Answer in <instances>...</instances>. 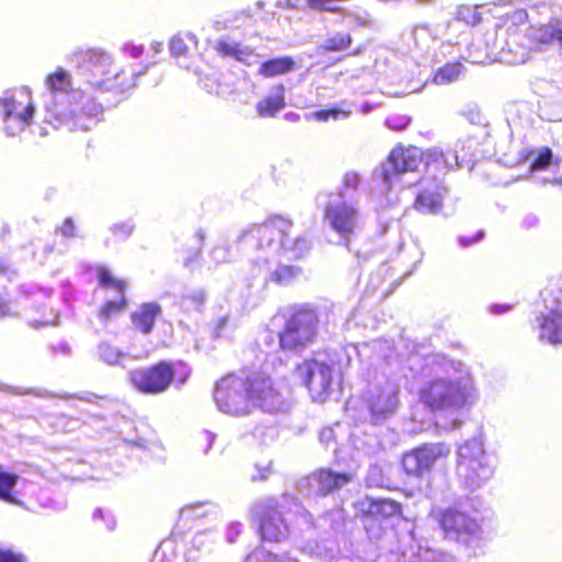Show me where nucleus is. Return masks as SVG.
Segmentation results:
<instances>
[{
	"instance_id": "obj_40",
	"label": "nucleus",
	"mask_w": 562,
	"mask_h": 562,
	"mask_svg": "<svg viewBox=\"0 0 562 562\" xmlns=\"http://www.w3.org/2000/svg\"><path fill=\"white\" fill-rule=\"evenodd\" d=\"M337 12L341 15L340 23L345 24L350 30L370 25L369 14L364 10H345L338 8Z\"/></svg>"
},
{
	"instance_id": "obj_16",
	"label": "nucleus",
	"mask_w": 562,
	"mask_h": 562,
	"mask_svg": "<svg viewBox=\"0 0 562 562\" xmlns=\"http://www.w3.org/2000/svg\"><path fill=\"white\" fill-rule=\"evenodd\" d=\"M345 355L348 361L353 355L357 356L361 366L369 372L371 367L376 370L378 367L382 368L384 364L391 367L393 362L398 361V357L393 356V342L387 339H376L361 346H348Z\"/></svg>"
},
{
	"instance_id": "obj_51",
	"label": "nucleus",
	"mask_w": 562,
	"mask_h": 562,
	"mask_svg": "<svg viewBox=\"0 0 562 562\" xmlns=\"http://www.w3.org/2000/svg\"><path fill=\"white\" fill-rule=\"evenodd\" d=\"M552 150L548 147L540 149L536 157L532 159L530 169L532 171L542 170L551 164Z\"/></svg>"
},
{
	"instance_id": "obj_59",
	"label": "nucleus",
	"mask_w": 562,
	"mask_h": 562,
	"mask_svg": "<svg viewBox=\"0 0 562 562\" xmlns=\"http://www.w3.org/2000/svg\"><path fill=\"white\" fill-rule=\"evenodd\" d=\"M171 368L176 372L173 381H176L179 386L183 385L191 372L189 367L183 362H178L175 364L171 363Z\"/></svg>"
},
{
	"instance_id": "obj_1",
	"label": "nucleus",
	"mask_w": 562,
	"mask_h": 562,
	"mask_svg": "<svg viewBox=\"0 0 562 562\" xmlns=\"http://www.w3.org/2000/svg\"><path fill=\"white\" fill-rule=\"evenodd\" d=\"M424 161L426 171L432 175V179H441L454 167H460L452 158V151H443L440 148H429L422 153L417 147H396L386 161L382 162L373 172V182L381 195L376 207L378 228L381 235L390 231L398 232L400 220L405 211L400 205L398 191L411 187L416 182L411 176L417 171Z\"/></svg>"
},
{
	"instance_id": "obj_11",
	"label": "nucleus",
	"mask_w": 562,
	"mask_h": 562,
	"mask_svg": "<svg viewBox=\"0 0 562 562\" xmlns=\"http://www.w3.org/2000/svg\"><path fill=\"white\" fill-rule=\"evenodd\" d=\"M542 308L537 316L539 339L562 344V276L549 281L540 292Z\"/></svg>"
},
{
	"instance_id": "obj_39",
	"label": "nucleus",
	"mask_w": 562,
	"mask_h": 562,
	"mask_svg": "<svg viewBox=\"0 0 562 562\" xmlns=\"http://www.w3.org/2000/svg\"><path fill=\"white\" fill-rule=\"evenodd\" d=\"M331 0H284L279 2L280 8L304 9L310 8L318 11L336 12L338 8L331 5Z\"/></svg>"
},
{
	"instance_id": "obj_22",
	"label": "nucleus",
	"mask_w": 562,
	"mask_h": 562,
	"mask_svg": "<svg viewBox=\"0 0 562 562\" xmlns=\"http://www.w3.org/2000/svg\"><path fill=\"white\" fill-rule=\"evenodd\" d=\"M449 449L443 443L423 445L404 454L402 465L409 475L419 476L429 471L441 458L447 457Z\"/></svg>"
},
{
	"instance_id": "obj_50",
	"label": "nucleus",
	"mask_w": 562,
	"mask_h": 562,
	"mask_svg": "<svg viewBox=\"0 0 562 562\" xmlns=\"http://www.w3.org/2000/svg\"><path fill=\"white\" fill-rule=\"evenodd\" d=\"M361 182L360 176L355 171H348L345 173L342 179V188L338 192H342L346 196L352 201V194L349 191H356Z\"/></svg>"
},
{
	"instance_id": "obj_54",
	"label": "nucleus",
	"mask_w": 562,
	"mask_h": 562,
	"mask_svg": "<svg viewBox=\"0 0 562 562\" xmlns=\"http://www.w3.org/2000/svg\"><path fill=\"white\" fill-rule=\"evenodd\" d=\"M199 82L209 93L220 94L222 92L218 83V75L215 72L201 77Z\"/></svg>"
},
{
	"instance_id": "obj_18",
	"label": "nucleus",
	"mask_w": 562,
	"mask_h": 562,
	"mask_svg": "<svg viewBox=\"0 0 562 562\" xmlns=\"http://www.w3.org/2000/svg\"><path fill=\"white\" fill-rule=\"evenodd\" d=\"M360 512L363 514V524L371 540H378L382 535L380 520L393 517L400 513V504L386 498L366 497L359 503Z\"/></svg>"
},
{
	"instance_id": "obj_3",
	"label": "nucleus",
	"mask_w": 562,
	"mask_h": 562,
	"mask_svg": "<svg viewBox=\"0 0 562 562\" xmlns=\"http://www.w3.org/2000/svg\"><path fill=\"white\" fill-rule=\"evenodd\" d=\"M44 124L56 130L61 125L74 131H89L99 121L103 112L97 97H88L87 90L77 79L61 67L48 74L44 80Z\"/></svg>"
},
{
	"instance_id": "obj_24",
	"label": "nucleus",
	"mask_w": 562,
	"mask_h": 562,
	"mask_svg": "<svg viewBox=\"0 0 562 562\" xmlns=\"http://www.w3.org/2000/svg\"><path fill=\"white\" fill-rule=\"evenodd\" d=\"M528 36L536 50L562 49V18H551L547 23L530 26Z\"/></svg>"
},
{
	"instance_id": "obj_43",
	"label": "nucleus",
	"mask_w": 562,
	"mask_h": 562,
	"mask_svg": "<svg viewBox=\"0 0 562 562\" xmlns=\"http://www.w3.org/2000/svg\"><path fill=\"white\" fill-rule=\"evenodd\" d=\"M91 519L99 529L103 528L106 531H113L116 527V519L109 509L95 508Z\"/></svg>"
},
{
	"instance_id": "obj_47",
	"label": "nucleus",
	"mask_w": 562,
	"mask_h": 562,
	"mask_svg": "<svg viewBox=\"0 0 562 562\" xmlns=\"http://www.w3.org/2000/svg\"><path fill=\"white\" fill-rule=\"evenodd\" d=\"M245 562H297L295 559H292L286 555L278 557L267 552L263 549H256L250 554L247 555Z\"/></svg>"
},
{
	"instance_id": "obj_6",
	"label": "nucleus",
	"mask_w": 562,
	"mask_h": 562,
	"mask_svg": "<svg viewBox=\"0 0 562 562\" xmlns=\"http://www.w3.org/2000/svg\"><path fill=\"white\" fill-rule=\"evenodd\" d=\"M496 462L488 454L481 436L473 437L457 449L456 475L458 482L468 491L483 487L494 475Z\"/></svg>"
},
{
	"instance_id": "obj_60",
	"label": "nucleus",
	"mask_w": 562,
	"mask_h": 562,
	"mask_svg": "<svg viewBox=\"0 0 562 562\" xmlns=\"http://www.w3.org/2000/svg\"><path fill=\"white\" fill-rule=\"evenodd\" d=\"M211 258L216 263H222L231 260V250L227 246L218 245L211 251Z\"/></svg>"
},
{
	"instance_id": "obj_10",
	"label": "nucleus",
	"mask_w": 562,
	"mask_h": 562,
	"mask_svg": "<svg viewBox=\"0 0 562 562\" xmlns=\"http://www.w3.org/2000/svg\"><path fill=\"white\" fill-rule=\"evenodd\" d=\"M486 47L490 57L513 65L526 63L533 49L528 31L524 33L516 25L497 27L492 37L487 35Z\"/></svg>"
},
{
	"instance_id": "obj_34",
	"label": "nucleus",
	"mask_w": 562,
	"mask_h": 562,
	"mask_svg": "<svg viewBox=\"0 0 562 562\" xmlns=\"http://www.w3.org/2000/svg\"><path fill=\"white\" fill-rule=\"evenodd\" d=\"M352 42L353 38L350 32H334L323 41L318 50L324 53L345 52L351 47Z\"/></svg>"
},
{
	"instance_id": "obj_42",
	"label": "nucleus",
	"mask_w": 562,
	"mask_h": 562,
	"mask_svg": "<svg viewBox=\"0 0 562 562\" xmlns=\"http://www.w3.org/2000/svg\"><path fill=\"white\" fill-rule=\"evenodd\" d=\"M214 539V535L210 531L195 533L192 539V549L188 551L184 562H196L198 557L194 551H210Z\"/></svg>"
},
{
	"instance_id": "obj_20",
	"label": "nucleus",
	"mask_w": 562,
	"mask_h": 562,
	"mask_svg": "<svg viewBox=\"0 0 562 562\" xmlns=\"http://www.w3.org/2000/svg\"><path fill=\"white\" fill-rule=\"evenodd\" d=\"M97 277L102 289L114 292V296L106 299L98 314L101 322H108L125 310V290L127 284L123 280L115 279L110 270L104 267L98 268Z\"/></svg>"
},
{
	"instance_id": "obj_63",
	"label": "nucleus",
	"mask_w": 562,
	"mask_h": 562,
	"mask_svg": "<svg viewBox=\"0 0 562 562\" xmlns=\"http://www.w3.org/2000/svg\"><path fill=\"white\" fill-rule=\"evenodd\" d=\"M459 18L467 21L469 24H476L480 22L479 14L470 8L461 9L459 11Z\"/></svg>"
},
{
	"instance_id": "obj_32",
	"label": "nucleus",
	"mask_w": 562,
	"mask_h": 562,
	"mask_svg": "<svg viewBox=\"0 0 562 562\" xmlns=\"http://www.w3.org/2000/svg\"><path fill=\"white\" fill-rule=\"evenodd\" d=\"M311 249V240L305 236L290 238L289 234L284 236L282 243L281 256L286 259H301L308 254Z\"/></svg>"
},
{
	"instance_id": "obj_35",
	"label": "nucleus",
	"mask_w": 562,
	"mask_h": 562,
	"mask_svg": "<svg viewBox=\"0 0 562 562\" xmlns=\"http://www.w3.org/2000/svg\"><path fill=\"white\" fill-rule=\"evenodd\" d=\"M411 562H453L451 555L422 544L411 547Z\"/></svg>"
},
{
	"instance_id": "obj_58",
	"label": "nucleus",
	"mask_w": 562,
	"mask_h": 562,
	"mask_svg": "<svg viewBox=\"0 0 562 562\" xmlns=\"http://www.w3.org/2000/svg\"><path fill=\"white\" fill-rule=\"evenodd\" d=\"M0 562H29V560L21 552L0 547Z\"/></svg>"
},
{
	"instance_id": "obj_36",
	"label": "nucleus",
	"mask_w": 562,
	"mask_h": 562,
	"mask_svg": "<svg viewBox=\"0 0 562 562\" xmlns=\"http://www.w3.org/2000/svg\"><path fill=\"white\" fill-rule=\"evenodd\" d=\"M206 299V293L202 288L187 289L182 293L179 304L187 312H202Z\"/></svg>"
},
{
	"instance_id": "obj_7",
	"label": "nucleus",
	"mask_w": 562,
	"mask_h": 562,
	"mask_svg": "<svg viewBox=\"0 0 562 562\" xmlns=\"http://www.w3.org/2000/svg\"><path fill=\"white\" fill-rule=\"evenodd\" d=\"M323 223L337 237L335 243L348 248L363 228L364 216L355 201H350L345 193L337 192L328 195L324 205Z\"/></svg>"
},
{
	"instance_id": "obj_46",
	"label": "nucleus",
	"mask_w": 562,
	"mask_h": 562,
	"mask_svg": "<svg viewBox=\"0 0 562 562\" xmlns=\"http://www.w3.org/2000/svg\"><path fill=\"white\" fill-rule=\"evenodd\" d=\"M351 115L350 109H345L341 106H336L326 110H318L311 114V116L317 121H328L333 120H346Z\"/></svg>"
},
{
	"instance_id": "obj_8",
	"label": "nucleus",
	"mask_w": 562,
	"mask_h": 562,
	"mask_svg": "<svg viewBox=\"0 0 562 562\" xmlns=\"http://www.w3.org/2000/svg\"><path fill=\"white\" fill-rule=\"evenodd\" d=\"M292 222L282 216H272L261 224H251L240 232L237 243L255 249L256 255L279 259L284 236L290 233Z\"/></svg>"
},
{
	"instance_id": "obj_13",
	"label": "nucleus",
	"mask_w": 562,
	"mask_h": 562,
	"mask_svg": "<svg viewBox=\"0 0 562 562\" xmlns=\"http://www.w3.org/2000/svg\"><path fill=\"white\" fill-rule=\"evenodd\" d=\"M295 373L308 389L313 401L321 403L328 397L339 376L334 361L328 358L306 360L296 367Z\"/></svg>"
},
{
	"instance_id": "obj_12",
	"label": "nucleus",
	"mask_w": 562,
	"mask_h": 562,
	"mask_svg": "<svg viewBox=\"0 0 562 562\" xmlns=\"http://www.w3.org/2000/svg\"><path fill=\"white\" fill-rule=\"evenodd\" d=\"M214 401L217 408L233 416L246 415L250 412L247 374H227L214 389Z\"/></svg>"
},
{
	"instance_id": "obj_52",
	"label": "nucleus",
	"mask_w": 562,
	"mask_h": 562,
	"mask_svg": "<svg viewBox=\"0 0 562 562\" xmlns=\"http://www.w3.org/2000/svg\"><path fill=\"white\" fill-rule=\"evenodd\" d=\"M411 117L404 114H392L385 119V125L392 131H403L411 124Z\"/></svg>"
},
{
	"instance_id": "obj_41",
	"label": "nucleus",
	"mask_w": 562,
	"mask_h": 562,
	"mask_svg": "<svg viewBox=\"0 0 562 562\" xmlns=\"http://www.w3.org/2000/svg\"><path fill=\"white\" fill-rule=\"evenodd\" d=\"M463 70L461 63H449L437 69L434 75L436 85H449L459 79Z\"/></svg>"
},
{
	"instance_id": "obj_26",
	"label": "nucleus",
	"mask_w": 562,
	"mask_h": 562,
	"mask_svg": "<svg viewBox=\"0 0 562 562\" xmlns=\"http://www.w3.org/2000/svg\"><path fill=\"white\" fill-rule=\"evenodd\" d=\"M214 47L221 55L232 57L247 66L257 65L260 61L259 55L252 48L241 45L228 36L218 38Z\"/></svg>"
},
{
	"instance_id": "obj_14",
	"label": "nucleus",
	"mask_w": 562,
	"mask_h": 562,
	"mask_svg": "<svg viewBox=\"0 0 562 562\" xmlns=\"http://www.w3.org/2000/svg\"><path fill=\"white\" fill-rule=\"evenodd\" d=\"M250 407L260 408L268 413L284 412L289 404L272 382L271 378L262 372L247 374Z\"/></svg>"
},
{
	"instance_id": "obj_31",
	"label": "nucleus",
	"mask_w": 562,
	"mask_h": 562,
	"mask_svg": "<svg viewBox=\"0 0 562 562\" xmlns=\"http://www.w3.org/2000/svg\"><path fill=\"white\" fill-rule=\"evenodd\" d=\"M294 69V59L290 56H281L262 61L258 68V75L265 78H273L286 75Z\"/></svg>"
},
{
	"instance_id": "obj_62",
	"label": "nucleus",
	"mask_w": 562,
	"mask_h": 562,
	"mask_svg": "<svg viewBox=\"0 0 562 562\" xmlns=\"http://www.w3.org/2000/svg\"><path fill=\"white\" fill-rule=\"evenodd\" d=\"M121 50L133 58H137L143 54L144 46L127 42L123 44Z\"/></svg>"
},
{
	"instance_id": "obj_49",
	"label": "nucleus",
	"mask_w": 562,
	"mask_h": 562,
	"mask_svg": "<svg viewBox=\"0 0 562 562\" xmlns=\"http://www.w3.org/2000/svg\"><path fill=\"white\" fill-rule=\"evenodd\" d=\"M366 482L371 487L387 486V479L384 476L382 468L376 464L369 468Z\"/></svg>"
},
{
	"instance_id": "obj_44",
	"label": "nucleus",
	"mask_w": 562,
	"mask_h": 562,
	"mask_svg": "<svg viewBox=\"0 0 562 562\" xmlns=\"http://www.w3.org/2000/svg\"><path fill=\"white\" fill-rule=\"evenodd\" d=\"M54 422L52 427L55 431L71 432L78 429L81 425V420L76 417H69L65 414L56 415L53 417Z\"/></svg>"
},
{
	"instance_id": "obj_2",
	"label": "nucleus",
	"mask_w": 562,
	"mask_h": 562,
	"mask_svg": "<svg viewBox=\"0 0 562 562\" xmlns=\"http://www.w3.org/2000/svg\"><path fill=\"white\" fill-rule=\"evenodd\" d=\"M407 364L424 383L419 389L420 402L431 411L460 409L472 405L479 396L467 366L440 353L420 357L412 353Z\"/></svg>"
},
{
	"instance_id": "obj_15",
	"label": "nucleus",
	"mask_w": 562,
	"mask_h": 562,
	"mask_svg": "<svg viewBox=\"0 0 562 562\" xmlns=\"http://www.w3.org/2000/svg\"><path fill=\"white\" fill-rule=\"evenodd\" d=\"M398 392V383L390 379L367 391L364 402L373 424L383 423L395 414L400 403Z\"/></svg>"
},
{
	"instance_id": "obj_33",
	"label": "nucleus",
	"mask_w": 562,
	"mask_h": 562,
	"mask_svg": "<svg viewBox=\"0 0 562 562\" xmlns=\"http://www.w3.org/2000/svg\"><path fill=\"white\" fill-rule=\"evenodd\" d=\"M277 259H271L266 256L256 255L255 259L250 262L247 276L245 277L247 286H252L256 282H266V274L270 272V266Z\"/></svg>"
},
{
	"instance_id": "obj_61",
	"label": "nucleus",
	"mask_w": 562,
	"mask_h": 562,
	"mask_svg": "<svg viewBox=\"0 0 562 562\" xmlns=\"http://www.w3.org/2000/svg\"><path fill=\"white\" fill-rule=\"evenodd\" d=\"M413 35L415 37L416 43L424 40V36L426 35L429 36L432 41L436 37L427 24L416 25L413 31Z\"/></svg>"
},
{
	"instance_id": "obj_19",
	"label": "nucleus",
	"mask_w": 562,
	"mask_h": 562,
	"mask_svg": "<svg viewBox=\"0 0 562 562\" xmlns=\"http://www.w3.org/2000/svg\"><path fill=\"white\" fill-rule=\"evenodd\" d=\"M352 475L349 473H339L330 469H321L299 483L301 493L307 496H325L331 494L351 482Z\"/></svg>"
},
{
	"instance_id": "obj_45",
	"label": "nucleus",
	"mask_w": 562,
	"mask_h": 562,
	"mask_svg": "<svg viewBox=\"0 0 562 562\" xmlns=\"http://www.w3.org/2000/svg\"><path fill=\"white\" fill-rule=\"evenodd\" d=\"M18 481L16 475L0 472V499L9 503H14V496L12 495V488Z\"/></svg>"
},
{
	"instance_id": "obj_30",
	"label": "nucleus",
	"mask_w": 562,
	"mask_h": 562,
	"mask_svg": "<svg viewBox=\"0 0 562 562\" xmlns=\"http://www.w3.org/2000/svg\"><path fill=\"white\" fill-rule=\"evenodd\" d=\"M284 106V86L278 85L271 89L270 93L265 99L257 103L256 110L259 116L271 117Z\"/></svg>"
},
{
	"instance_id": "obj_23",
	"label": "nucleus",
	"mask_w": 562,
	"mask_h": 562,
	"mask_svg": "<svg viewBox=\"0 0 562 562\" xmlns=\"http://www.w3.org/2000/svg\"><path fill=\"white\" fill-rule=\"evenodd\" d=\"M34 108L29 100L22 104L14 98H0V115L5 122V130L10 135L22 131L32 123Z\"/></svg>"
},
{
	"instance_id": "obj_37",
	"label": "nucleus",
	"mask_w": 562,
	"mask_h": 562,
	"mask_svg": "<svg viewBox=\"0 0 562 562\" xmlns=\"http://www.w3.org/2000/svg\"><path fill=\"white\" fill-rule=\"evenodd\" d=\"M216 509L217 506L212 502H200L183 506L180 509L179 516L183 520L200 519L215 513Z\"/></svg>"
},
{
	"instance_id": "obj_5",
	"label": "nucleus",
	"mask_w": 562,
	"mask_h": 562,
	"mask_svg": "<svg viewBox=\"0 0 562 562\" xmlns=\"http://www.w3.org/2000/svg\"><path fill=\"white\" fill-rule=\"evenodd\" d=\"M283 325L277 331L267 330L260 346L271 363L283 361V355L300 353L313 344L317 335L318 316L308 305H295L282 314Z\"/></svg>"
},
{
	"instance_id": "obj_27",
	"label": "nucleus",
	"mask_w": 562,
	"mask_h": 562,
	"mask_svg": "<svg viewBox=\"0 0 562 562\" xmlns=\"http://www.w3.org/2000/svg\"><path fill=\"white\" fill-rule=\"evenodd\" d=\"M281 257L270 266V272L266 274V282H272L280 286H288L303 277V269L299 265L282 263Z\"/></svg>"
},
{
	"instance_id": "obj_57",
	"label": "nucleus",
	"mask_w": 562,
	"mask_h": 562,
	"mask_svg": "<svg viewBox=\"0 0 562 562\" xmlns=\"http://www.w3.org/2000/svg\"><path fill=\"white\" fill-rule=\"evenodd\" d=\"M169 49L172 56L181 57L184 56L188 52V46L186 44L184 38L179 35H175L169 43Z\"/></svg>"
},
{
	"instance_id": "obj_64",
	"label": "nucleus",
	"mask_w": 562,
	"mask_h": 562,
	"mask_svg": "<svg viewBox=\"0 0 562 562\" xmlns=\"http://www.w3.org/2000/svg\"><path fill=\"white\" fill-rule=\"evenodd\" d=\"M241 532V525L239 522H232L226 529V540L229 543H234L237 537Z\"/></svg>"
},
{
	"instance_id": "obj_56",
	"label": "nucleus",
	"mask_w": 562,
	"mask_h": 562,
	"mask_svg": "<svg viewBox=\"0 0 562 562\" xmlns=\"http://www.w3.org/2000/svg\"><path fill=\"white\" fill-rule=\"evenodd\" d=\"M272 461H267L265 463H258L255 465V473L251 474V481H263L267 480L272 474Z\"/></svg>"
},
{
	"instance_id": "obj_21",
	"label": "nucleus",
	"mask_w": 562,
	"mask_h": 562,
	"mask_svg": "<svg viewBox=\"0 0 562 562\" xmlns=\"http://www.w3.org/2000/svg\"><path fill=\"white\" fill-rule=\"evenodd\" d=\"M255 515L259 518V530L265 541H282L289 536V526L273 499L258 504Z\"/></svg>"
},
{
	"instance_id": "obj_48",
	"label": "nucleus",
	"mask_w": 562,
	"mask_h": 562,
	"mask_svg": "<svg viewBox=\"0 0 562 562\" xmlns=\"http://www.w3.org/2000/svg\"><path fill=\"white\" fill-rule=\"evenodd\" d=\"M36 394H37V398L38 397H53L54 396L48 391L42 390V389H38V387H37ZM57 396L59 398H63V400H66V401L78 400V401L87 402V403H92L97 398V395L93 394V393H90V392H82L80 394L64 393V394H58Z\"/></svg>"
},
{
	"instance_id": "obj_4",
	"label": "nucleus",
	"mask_w": 562,
	"mask_h": 562,
	"mask_svg": "<svg viewBox=\"0 0 562 562\" xmlns=\"http://www.w3.org/2000/svg\"><path fill=\"white\" fill-rule=\"evenodd\" d=\"M69 63L76 68V76L88 97H97L106 91L124 92L136 86V79L147 71V67L140 70L130 67L115 68L110 53L102 48H80L72 52Z\"/></svg>"
},
{
	"instance_id": "obj_55",
	"label": "nucleus",
	"mask_w": 562,
	"mask_h": 562,
	"mask_svg": "<svg viewBox=\"0 0 562 562\" xmlns=\"http://www.w3.org/2000/svg\"><path fill=\"white\" fill-rule=\"evenodd\" d=\"M55 231L65 238H75L78 236L77 226L71 217L65 218L61 225L57 226Z\"/></svg>"
},
{
	"instance_id": "obj_53",
	"label": "nucleus",
	"mask_w": 562,
	"mask_h": 562,
	"mask_svg": "<svg viewBox=\"0 0 562 562\" xmlns=\"http://www.w3.org/2000/svg\"><path fill=\"white\" fill-rule=\"evenodd\" d=\"M134 227L135 225L132 221H125L113 224L110 227V231L119 239L125 240L133 234Z\"/></svg>"
},
{
	"instance_id": "obj_25",
	"label": "nucleus",
	"mask_w": 562,
	"mask_h": 562,
	"mask_svg": "<svg viewBox=\"0 0 562 562\" xmlns=\"http://www.w3.org/2000/svg\"><path fill=\"white\" fill-rule=\"evenodd\" d=\"M447 193L442 179L428 180L422 182V188L416 195L414 207L422 214H437L441 211L443 198Z\"/></svg>"
},
{
	"instance_id": "obj_29",
	"label": "nucleus",
	"mask_w": 562,
	"mask_h": 562,
	"mask_svg": "<svg viewBox=\"0 0 562 562\" xmlns=\"http://www.w3.org/2000/svg\"><path fill=\"white\" fill-rule=\"evenodd\" d=\"M160 314L161 307L158 303H144L132 313L131 321L135 329L148 335L153 331L156 319Z\"/></svg>"
},
{
	"instance_id": "obj_17",
	"label": "nucleus",
	"mask_w": 562,
	"mask_h": 562,
	"mask_svg": "<svg viewBox=\"0 0 562 562\" xmlns=\"http://www.w3.org/2000/svg\"><path fill=\"white\" fill-rule=\"evenodd\" d=\"M176 372L172 370L171 363L166 361L130 373L133 385L142 393L147 394L165 392L173 381Z\"/></svg>"
},
{
	"instance_id": "obj_28",
	"label": "nucleus",
	"mask_w": 562,
	"mask_h": 562,
	"mask_svg": "<svg viewBox=\"0 0 562 562\" xmlns=\"http://www.w3.org/2000/svg\"><path fill=\"white\" fill-rule=\"evenodd\" d=\"M480 142L475 136H467L459 138L452 150V158L460 167L472 168L474 162L480 158Z\"/></svg>"
},
{
	"instance_id": "obj_9",
	"label": "nucleus",
	"mask_w": 562,
	"mask_h": 562,
	"mask_svg": "<svg viewBox=\"0 0 562 562\" xmlns=\"http://www.w3.org/2000/svg\"><path fill=\"white\" fill-rule=\"evenodd\" d=\"M431 516L438 522L446 539L468 548H475L481 542L483 528L477 518L465 510L463 504L432 509Z\"/></svg>"
},
{
	"instance_id": "obj_38",
	"label": "nucleus",
	"mask_w": 562,
	"mask_h": 562,
	"mask_svg": "<svg viewBox=\"0 0 562 562\" xmlns=\"http://www.w3.org/2000/svg\"><path fill=\"white\" fill-rule=\"evenodd\" d=\"M99 358L109 366H125V361L130 359L126 352L121 351L109 342H101L98 346Z\"/></svg>"
}]
</instances>
